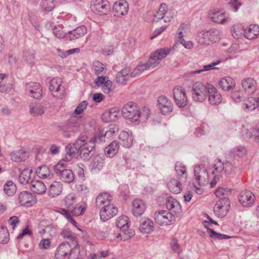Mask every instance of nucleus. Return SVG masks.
Returning a JSON list of instances; mask_svg holds the SVG:
<instances>
[{"instance_id":"58","label":"nucleus","mask_w":259,"mask_h":259,"mask_svg":"<svg viewBox=\"0 0 259 259\" xmlns=\"http://www.w3.org/2000/svg\"><path fill=\"white\" fill-rule=\"evenodd\" d=\"M95 74L97 75H103L106 72L104 65L99 61H96L94 63Z\"/></svg>"},{"instance_id":"56","label":"nucleus","mask_w":259,"mask_h":259,"mask_svg":"<svg viewBox=\"0 0 259 259\" xmlns=\"http://www.w3.org/2000/svg\"><path fill=\"white\" fill-rule=\"evenodd\" d=\"M166 5L164 3L161 4L158 11L154 16V21L157 22L162 19H164V15L166 14Z\"/></svg>"},{"instance_id":"43","label":"nucleus","mask_w":259,"mask_h":259,"mask_svg":"<svg viewBox=\"0 0 259 259\" xmlns=\"http://www.w3.org/2000/svg\"><path fill=\"white\" fill-rule=\"evenodd\" d=\"M29 107V113L33 116L41 115L45 112L44 107L40 104L32 103Z\"/></svg>"},{"instance_id":"54","label":"nucleus","mask_w":259,"mask_h":259,"mask_svg":"<svg viewBox=\"0 0 259 259\" xmlns=\"http://www.w3.org/2000/svg\"><path fill=\"white\" fill-rule=\"evenodd\" d=\"M9 240V233L7 228L0 225V243H7Z\"/></svg>"},{"instance_id":"38","label":"nucleus","mask_w":259,"mask_h":259,"mask_svg":"<svg viewBox=\"0 0 259 259\" xmlns=\"http://www.w3.org/2000/svg\"><path fill=\"white\" fill-rule=\"evenodd\" d=\"M32 172V170L30 168H25L21 172L20 175L19 177V181L20 183L22 185H26L33 181L31 177V175Z\"/></svg>"},{"instance_id":"17","label":"nucleus","mask_w":259,"mask_h":259,"mask_svg":"<svg viewBox=\"0 0 259 259\" xmlns=\"http://www.w3.org/2000/svg\"><path fill=\"white\" fill-rule=\"evenodd\" d=\"M208 100L210 104L216 105L220 104L222 101V97L220 93L211 84H208Z\"/></svg>"},{"instance_id":"22","label":"nucleus","mask_w":259,"mask_h":259,"mask_svg":"<svg viewBox=\"0 0 259 259\" xmlns=\"http://www.w3.org/2000/svg\"><path fill=\"white\" fill-rule=\"evenodd\" d=\"M128 4L124 1H120L114 3L113 6V13L114 16L119 17L125 15L127 13Z\"/></svg>"},{"instance_id":"44","label":"nucleus","mask_w":259,"mask_h":259,"mask_svg":"<svg viewBox=\"0 0 259 259\" xmlns=\"http://www.w3.org/2000/svg\"><path fill=\"white\" fill-rule=\"evenodd\" d=\"M12 160L15 162L24 161L26 158V152L23 149L14 151L10 154Z\"/></svg>"},{"instance_id":"63","label":"nucleus","mask_w":259,"mask_h":259,"mask_svg":"<svg viewBox=\"0 0 259 259\" xmlns=\"http://www.w3.org/2000/svg\"><path fill=\"white\" fill-rule=\"evenodd\" d=\"M102 86V91L105 94H109L112 91V82L110 80H107L106 82Z\"/></svg>"},{"instance_id":"12","label":"nucleus","mask_w":259,"mask_h":259,"mask_svg":"<svg viewBox=\"0 0 259 259\" xmlns=\"http://www.w3.org/2000/svg\"><path fill=\"white\" fill-rule=\"evenodd\" d=\"M118 132V128L114 126L108 130H100L94 138L98 143L105 142L107 140L112 139Z\"/></svg>"},{"instance_id":"50","label":"nucleus","mask_w":259,"mask_h":259,"mask_svg":"<svg viewBox=\"0 0 259 259\" xmlns=\"http://www.w3.org/2000/svg\"><path fill=\"white\" fill-rule=\"evenodd\" d=\"M41 10L45 12H50L55 8L54 0H42L40 3Z\"/></svg>"},{"instance_id":"20","label":"nucleus","mask_w":259,"mask_h":259,"mask_svg":"<svg viewBox=\"0 0 259 259\" xmlns=\"http://www.w3.org/2000/svg\"><path fill=\"white\" fill-rule=\"evenodd\" d=\"M25 88L31 97L36 99L41 97L42 91L39 83L34 82L26 83Z\"/></svg>"},{"instance_id":"61","label":"nucleus","mask_w":259,"mask_h":259,"mask_svg":"<svg viewBox=\"0 0 259 259\" xmlns=\"http://www.w3.org/2000/svg\"><path fill=\"white\" fill-rule=\"evenodd\" d=\"M64 159H65V157L53 166L56 173L62 170L63 169H65V162H68V161H66Z\"/></svg>"},{"instance_id":"39","label":"nucleus","mask_w":259,"mask_h":259,"mask_svg":"<svg viewBox=\"0 0 259 259\" xmlns=\"http://www.w3.org/2000/svg\"><path fill=\"white\" fill-rule=\"evenodd\" d=\"M120 143L123 147L129 148L133 143L132 136L128 133L122 131L119 134Z\"/></svg>"},{"instance_id":"24","label":"nucleus","mask_w":259,"mask_h":259,"mask_svg":"<svg viewBox=\"0 0 259 259\" xmlns=\"http://www.w3.org/2000/svg\"><path fill=\"white\" fill-rule=\"evenodd\" d=\"M209 17L214 23L222 24L226 23L229 18L228 15L222 11H212L209 13Z\"/></svg>"},{"instance_id":"1","label":"nucleus","mask_w":259,"mask_h":259,"mask_svg":"<svg viewBox=\"0 0 259 259\" xmlns=\"http://www.w3.org/2000/svg\"><path fill=\"white\" fill-rule=\"evenodd\" d=\"M121 113L124 118L135 122L139 121L140 118H143L144 120L147 119L150 110L148 108H144L142 113L137 104L130 102L123 106Z\"/></svg>"},{"instance_id":"42","label":"nucleus","mask_w":259,"mask_h":259,"mask_svg":"<svg viewBox=\"0 0 259 259\" xmlns=\"http://www.w3.org/2000/svg\"><path fill=\"white\" fill-rule=\"evenodd\" d=\"M104 159L99 155H95L92 161L91 166L92 171L97 172L99 171L103 167Z\"/></svg>"},{"instance_id":"18","label":"nucleus","mask_w":259,"mask_h":259,"mask_svg":"<svg viewBox=\"0 0 259 259\" xmlns=\"http://www.w3.org/2000/svg\"><path fill=\"white\" fill-rule=\"evenodd\" d=\"M117 211L116 207L110 203L101 208L100 211V218L103 222H105L115 216Z\"/></svg>"},{"instance_id":"36","label":"nucleus","mask_w":259,"mask_h":259,"mask_svg":"<svg viewBox=\"0 0 259 259\" xmlns=\"http://www.w3.org/2000/svg\"><path fill=\"white\" fill-rule=\"evenodd\" d=\"M118 111L112 108L105 112L102 115V119L105 122L115 121L118 117Z\"/></svg>"},{"instance_id":"34","label":"nucleus","mask_w":259,"mask_h":259,"mask_svg":"<svg viewBox=\"0 0 259 259\" xmlns=\"http://www.w3.org/2000/svg\"><path fill=\"white\" fill-rule=\"evenodd\" d=\"M63 184L61 182L54 181L50 186L48 195L52 197L59 195L62 191Z\"/></svg>"},{"instance_id":"8","label":"nucleus","mask_w":259,"mask_h":259,"mask_svg":"<svg viewBox=\"0 0 259 259\" xmlns=\"http://www.w3.org/2000/svg\"><path fill=\"white\" fill-rule=\"evenodd\" d=\"M154 219L156 223L160 225H168L175 222V217L171 212L161 210L155 213Z\"/></svg>"},{"instance_id":"64","label":"nucleus","mask_w":259,"mask_h":259,"mask_svg":"<svg viewBox=\"0 0 259 259\" xmlns=\"http://www.w3.org/2000/svg\"><path fill=\"white\" fill-rule=\"evenodd\" d=\"M236 166L232 164L231 162L227 161L225 163V171L228 174H230L236 169Z\"/></svg>"},{"instance_id":"51","label":"nucleus","mask_w":259,"mask_h":259,"mask_svg":"<svg viewBox=\"0 0 259 259\" xmlns=\"http://www.w3.org/2000/svg\"><path fill=\"white\" fill-rule=\"evenodd\" d=\"M60 234L63 238L68 239L71 244H72V242L74 241L75 242L77 241V238L75 235L69 229L63 230Z\"/></svg>"},{"instance_id":"23","label":"nucleus","mask_w":259,"mask_h":259,"mask_svg":"<svg viewBox=\"0 0 259 259\" xmlns=\"http://www.w3.org/2000/svg\"><path fill=\"white\" fill-rule=\"evenodd\" d=\"M241 84L243 90L248 94H253L257 90V82L252 78L243 79Z\"/></svg>"},{"instance_id":"40","label":"nucleus","mask_w":259,"mask_h":259,"mask_svg":"<svg viewBox=\"0 0 259 259\" xmlns=\"http://www.w3.org/2000/svg\"><path fill=\"white\" fill-rule=\"evenodd\" d=\"M244 35L249 39H252L259 35V27L256 25H250L244 30Z\"/></svg>"},{"instance_id":"25","label":"nucleus","mask_w":259,"mask_h":259,"mask_svg":"<svg viewBox=\"0 0 259 259\" xmlns=\"http://www.w3.org/2000/svg\"><path fill=\"white\" fill-rule=\"evenodd\" d=\"M87 32L85 26L82 25L77 27L66 34V38L69 40H73L83 36Z\"/></svg>"},{"instance_id":"10","label":"nucleus","mask_w":259,"mask_h":259,"mask_svg":"<svg viewBox=\"0 0 259 259\" xmlns=\"http://www.w3.org/2000/svg\"><path fill=\"white\" fill-rule=\"evenodd\" d=\"M194 174L195 179L200 186H204L208 184V174L204 166H196L194 168Z\"/></svg>"},{"instance_id":"55","label":"nucleus","mask_w":259,"mask_h":259,"mask_svg":"<svg viewBox=\"0 0 259 259\" xmlns=\"http://www.w3.org/2000/svg\"><path fill=\"white\" fill-rule=\"evenodd\" d=\"M41 235H46L47 237H53L55 236L56 235V229L52 225H48L44 228L41 232H40Z\"/></svg>"},{"instance_id":"35","label":"nucleus","mask_w":259,"mask_h":259,"mask_svg":"<svg viewBox=\"0 0 259 259\" xmlns=\"http://www.w3.org/2000/svg\"><path fill=\"white\" fill-rule=\"evenodd\" d=\"M153 222L148 218H143L141 220L139 227L140 231L143 233H150L153 230Z\"/></svg>"},{"instance_id":"6","label":"nucleus","mask_w":259,"mask_h":259,"mask_svg":"<svg viewBox=\"0 0 259 259\" xmlns=\"http://www.w3.org/2000/svg\"><path fill=\"white\" fill-rule=\"evenodd\" d=\"M87 137L85 136L81 137L80 138L77 139L75 142L73 144H68L65 148L66 161H70L72 157L74 155L80 151V147H81V143L85 142L87 140Z\"/></svg>"},{"instance_id":"2","label":"nucleus","mask_w":259,"mask_h":259,"mask_svg":"<svg viewBox=\"0 0 259 259\" xmlns=\"http://www.w3.org/2000/svg\"><path fill=\"white\" fill-rule=\"evenodd\" d=\"M219 30L214 28L205 31H201L197 34L195 39L201 45L208 46L219 40Z\"/></svg>"},{"instance_id":"3","label":"nucleus","mask_w":259,"mask_h":259,"mask_svg":"<svg viewBox=\"0 0 259 259\" xmlns=\"http://www.w3.org/2000/svg\"><path fill=\"white\" fill-rule=\"evenodd\" d=\"M208 84L205 85L201 82H196L192 85V97L195 102H203L207 96Z\"/></svg>"},{"instance_id":"28","label":"nucleus","mask_w":259,"mask_h":259,"mask_svg":"<svg viewBox=\"0 0 259 259\" xmlns=\"http://www.w3.org/2000/svg\"><path fill=\"white\" fill-rule=\"evenodd\" d=\"M131 77L130 69L128 68H124L117 73L116 81L118 83L124 85Z\"/></svg>"},{"instance_id":"62","label":"nucleus","mask_w":259,"mask_h":259,"mask_svg":"<svg viewBox=\"0 0 259 259\" xmlns=\"http://www.w3.org/2000/svg\"><path fill=\"white\" fill-rule=\"evenodd\" d=\"M88 103L85 101H83L80 103L74 110L76 114L79 115L82 113L83 110L86 109Z\"/></svg>"},{"instance_id":"11","label":"nucleus","mask_w":259,"mask_h":259,"mask_svg":"<svg viewBox=\"0 0 259 259\" xmlns=\"http://www.w3.org/2000/svg\"><path fill=\"white\" fill-rule=\"evenodd\" d=\"M78 123L75 119H70L60 126V130L62 132L63 136L69 138L72 134L77 129Z\"/></svg>"},{"instance_id":"19","label":"nucleus","mask_w":259,"mask_h":259,"mask_svg":"<svg viewBox=\"0 0 259 259\" xmlns=\"http://www.w3.org/2000/svg\"><path fill=\"white\" fill-rule=\"evenodd\" d=\"M18 200L21 205L30 206L37 202L33 194L28 191L21 192L18 196Z\"/></svg>"},{"instance_id":"29","label":"nucleus","mask_w":259,"mask_h":259,"mask_svg":"<svg viewBox=\"0 0 259 259\" xmlns=\"http://www.w3.org/2000/svg\"><path fill=\"white\" fill-rule=\"evenodd\" d=\"M111 196L107 193H100L96 198V205L101 210L111 203Z\"/></svg>"},{"instance_id":"27","label":"nucleus","mask_w":259,"mask_h":259,"mask_svg":"<svg viewBox=\"0 0 259 259\" xmlns=\"http://www.w3.org/2000/svg\"><path fill=\"white\" fill-rule=\"evenodd\" d=\"M84 254L81 251L80 246L77 242L74 241L72 242L71 248L69 254V259H82Z\"/></svg>"},{"instance_id":"5","label":"nucleus","mask_w":259,"mask_h":259,"mask_svg":"<svg viewBox=\"0 0 259 259\" xmlns=\"http://www.w3.org/2000/svg\"><path fill=\"white\" fill-rule=\"evenodd\" d=\"M170 53L168 49L157 50L152 54L146 63L148 69H152L156 67L160 61Z\"/></svg>"},{"instance_id":"14","label":"nucleus","mask_w":259,"mask_h":259,"mask_svg":"<svg viewBox=\"0 0 259 259\" xmlns=\"http://www.w3.org/2000/svg\"><path fill=\"white\" fill-rule=\"evenodd\" d=\"M91 9L94 13L105 14L109 10L110 6L106 0H93Z\"/></svg>"},{"instance_id":"15","label":"nucleus","mask_w":259,"mask_h":259,"mask_svg":"<svg viewBox=\"0 0 259 259\" xmlns=\"http://www.w3.org/2000/svg\"><path fill=\"white\" fill-rule=\"evenodd\" d=\"M255 199V197L252 192L245 190L240 193L238 200L241 204L244 207L251 206Z\"/></svg>"},{"instance_id":"57","label":"nucleus","mask_w":259,"mask_h":259,"mask_svg":"<svg viewBox=\"0 0 259 259\" xmlns=\"http://www.w3.org/2000/svg\"><path fill=\"white\" fill-rule=\"evenodd\" d=\"M215 194L220 199L226 198V197H229L231 194V190L223 187L219 188L215 191Z\"/></svg>"},{"instance_id":"32","label":"nucleus","mask_w":259,"mask_h":259,"mask_svg":"<svg viewBox=\"0 0 259 259\" xmlns=\"http://www.w3.org/2000/svg\"><path fill=\"white\" fill-rule=\"evenodd\" d=\"M29 187L32 192L37 194H44L47 190L45 184L39 180L32 181Z\"/></svg>"},{"instance_id":"9","label":"nucleus","mask_w":259,"mask_h":259,"mask_svg":"<svg viewBox=\"0 0 259 259\" xmlns=\"http://www.w3.org/2000/svg\"><path fill=\"white\" fill-rule=\"evenodd\" d=\"M116 226L120 229L125 235L124 240L128 239L135 235L134 231L128 229L129 221L127 216L122 215L119 217L116 221Z\"/></svg>"},{"instance_id":"31","label":"nucleus","mask_w":259,"mask_h":259,"mask_svg":"<svg viewBox=\"0 0 259 259\" xmlns=\"http://www.w3.org/2000/svg\"><path fill=\"white\" fill-rule=\"evenodd\" d=\"M219 84L224 91H230L234 88L235 82L231 77L226 76L220 79Z\"/></svg>"},{"instance_id":"37","label":"nucleus","mask_w":259,"mask_h":259,"mask_svg":"<svg viewBox=\"0 0 259 259\" xmlns=\"http://www.w3.org/2000/svg\"><path fill=\"white\" fill-rule=\"evenodd\" d=\"M167 188L172 193H180L182 190V184L179 180L175 179H171L167 184Z\"/></svg>"},{"instance_id":"47","label":"nucleus","mask_w":259,"mask_h":259,"mask_svg":"<svg viewBox=\"0 0 259 259\" xmlns=\"http://www.w3.org/2000/svg\"><path fill=\"white\" fill-rule=\"evenodd\" d=\"M243 108L245 111H252L256 108V100L252 97L244 101Z\"/></svg>"},{"instance_id":"53","label":"nucleus","mask_w":259,"mask_h":259,"mask_svg":"<svg viewBox=\"0 0 259 259\" xmlns=\"http://www.w3.org/2000/svg\"><path fill=\"white\" fill-rule=\"evenodd\" d=\"M220 62H221L220 60H218L215 62H212L211 63H210L209 64L204 65L203 69L193 71L191 72V73L193 74H197V73H200L203 71H208V70H210L212 69H217V68L215 67V66L216 65H218L219 64H220Z\"/></svg>"},{"instance_id":"7","label":"nucleus","mask_w":259,"mask_h":259,"mask_svg":"<svg viewBox=\"0 0 259 259\" xmlns=\"http://www.w3.org/2000/svg\"><path fill=\"white\" fill-rule=\"evenodd\" d=\"M62 80L59 77H55L51 80L49 91L55 97L61 98L64 95V88L62 85Z\"/></svg>"},{"instance_id":"59","label":"nucleus","mask_w":259,"mask_h":259,"mask_svg":"<svg viewBox=\"0 0 259 259\" xmlns=\"http://www.w3.org/2000/svg\"><path fill=\"white\" fill-rule=\"evenodd\" d=\"M183 35L182 32L180 31L177 37L178 41L180 42L185 48L188 49H191L193 47V44L191 41H186L183 39Z\"/></svg>"},{"instance_id":"48","label":"nucleus","mask_w":259,"mask_h":259,"mask_svg":"<svg viewBox=\"0 0 259 259\" xmlns=\"http://www.w3.org/2000/svg\"><path fill=\"white\" fill-rule=\"evenodd\" d=\"M229 210V208H228L227 205L222 206V205H218L215 204L213 207L214 213L219 218L225 217L227 214Z\"/></svg>"},{"instance_id":"46","label":"nucleus","mask_w":259,"mask_h":259,"mask_svg":"<svg viewBox=\"0 0 259 259\" xmlns=\"http://www.w3.org/2000/svg\"><path fill=\"white\" fill-rule=\"evenodd\" d=\"M175 170L179 180L182 181L185 180L187 178L186 168L180 162H177L175 165Z\"/></svg>"},{"instance_id":"60","label":"nucleus","mask_w":259,"mask_h":259,"mask_svg":"<svg viewBox=\"0 0 259 259\" xmlns=\"http://www.w3.org/2000/svg\"><path fill=\"white\" fill-rule=\"evenodd\" d=\"M64 205L68 207L72 206L76 202L75 194L71 193L68 194L64 199Z\"/></svg>"},{"instance_id":"52","label":"nucleus","mask_w":259,"mask_h":259,"mask_svg":"<svg viewBox=\"0 0 259 259\" xmlns=\"http://www.w3.org/2000/svg\"><path fill=\"white\" fill-rule=\"evenodd\" d=\"M208 223V222H207V221H204V225L205 228H206L207 229L210 230V234H209L210 237H211L212 238H214L215 239H218L219 240L226 239H229V238H231L230 236H229L225 235V234H220L219 233H217L213 230L209 229V228L208 227V225H207V224Z\"/></svg>"},{"instance_id":"49","label":"nucleus","mask_w":259,"mask_h":259,"mask_svg":"<svg viewBox=\"0 0 259 259\" xmlns=\"http://www.w3.org/2000/svg\"><path fill=\"white\" fill-rule=\"evenodd\" d=\"M16 185L12 181H8L4 186V192L8 196L13 195L16 193Z\"/></svg>"},{"instance_id":"41","label":"nucleus","mask_w":259,"mask_h":259,"mask_svg":"<svg viewBox=\"0 0 259 259\" xmlns=\"http://www.w3.org/2000/svg\"><path fill=\"white\" fill-rule=\"evenodd\" d=\"M119 144L117 141L111 142L105 149V154L108 157H113L119 150Z\"/></svg>"},{"instance_id":"13","label":"nucleus","mask_w":259,"mask_h":259,"mask_svg":"<svg viewBox=\"0 0 259 259\" xmlns=\"http://www.w3.org/2000/svg\"><path fill=\"white\" fill-rule=\"evenodd\" d=\"M173 95L176 104L180 107L186 106L187 103V97L185 89L179 86L173 90Z\"/></svg>"},{"instance_id":"26","label":"nucleus","mask_w":259,"mask_h":259,"mask_svg":"<svg viewBox=\"0 0 259 259\" xmlns=\"http://www.w3.org/2000/svg\"><path fill=\"white\" fill-rule=\"evenodd\" d=\"M166 206L168 209L176 214H180L182 212V208L179 202L172 197H168L166 201Z\"/></svg>"},{"instance_id":"4","label":"nucleus","mask_w":259,"mask_h":259,"mask_svg":"<svg viewBox=\"0 0 259 259\" xmlns=\"http://www.w3.org/2000/svg\"><path fill=\"white\" fill-rule=\"evenodd\" d=\"M96 139L93 138L90 140L81 143L80 156L84 161H89L95 154Z\"/></svg>"},{"instance_id":"33","label":"nucleus","mask_w":259,"mask_h":259,"mask_svg":"<svg viewBox=\"0 0 259 259\" xmlns=\"http://www.w3.org/2000/svg\"><path fill=\"white\" fill-rule=\"evenodd\" d=\"M144 202L141 199H136L133 201V213L135 216L141 215L145 210Z\"/></svg>"},{"instance_id":"45","label":"nucleus","mask_w":259,"mask_h":259,"mask_svg":"<svg viewBox=\"0 0 259 259\" xmlns=\"http://www.w3.org/2000/svg\"><path fill=\"white\" fill-rule=\"evenodd\" d=\"M35 172L37 176L41 179H47L52 177L49 168L46 165L38 167Z\"/></svg>"},{"instance_id":"21","label":"nucleus","mask_w":259,"mask_h":259,"mask_svg":"<svg viewBox=\"0 0 259 259\" xmlns=\"http://www.w3.org/2000/svg\"><path fill=\"white\" fill-rule=\"evenodd\" d=\"M71 248V244L69 241L63 242L58 246L55 257L56 259H64L68 256Z\"/></svg>"},{"instance_id":"30","label":"nucleus","mask_w":259,"mask_h":259,"mask_svg":"<svg viewBox=\"0 0 259 259\" xmlns=\"http://www.w3.org/2000/svg\"><path fill=\"white\" fill-rule=\"evenodd\" d=\"M59 179L65 183H71L74 179V175L72 171L69 169H63L56 173Z\"/></svg>"},{"instance_id":"16","label":"nucleus","mask_w":259,"mask_h":259,"mask_svg":"<svg viewBox=\"0 0 259 259\" xmlns=\"http://www.w3.org/2000/svg\"><path fill=\"white\" fill-rule=\"evenodd\" d=\"M158 106L163 115L169 114L173 109V105L170 100L164 96H160L157 100Z\"/></svg>"}]
</instances>
